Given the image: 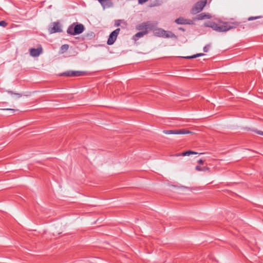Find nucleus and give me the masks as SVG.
Masks as SVG:
<instances>
[{"instance_id":"nucleus-1","label":"nucleus","mask_w":263,"mask_h":263,"mask_svg":"<svg viewBox=\"0 0 263 263\" xmlns=\"http://www.w3.org/2000/svg\"><path fill=\"white\" fill-rule=\"evenodd\" d=\"M239 25L238 22H222L220 24H217L215 31L217 32H226L230 29L236 28Z\"/></svg>"},{"instance_id":"nucleus-2","label":"nucleus","mask_w":263,"mask_h":263,"mask_svg":"<svg viewBox=\"0 0 263 263\" xmlns=\"http://www.w3.org/2000/svg\"><path fill=\"white\" fill-rule=\"evenodd\" d=\"M84 30V27L82 24H77L74 27L72 25L69 27L67 32L70 35H74L81 33Z\"/></svg>"},{"instance_id":"nucleus-3","label":"nucleus","mask_w":263,"mask_h":263,"mask_svg":"<svg viewBox=\"0 0 263 263\" xmlns=\"http://www.w3.org/2000/svg\"><path fill=\"white\" fill-rule=\"evenodd\" d=\"M207 0H201L195 4L191 10V13L196 14L201 12L206 4Z\"/></svg>"},{"instance_id":"nucleus-4","label":"nucleus","mask_w":263,"mask_h":263,"mask_svg":"<svg viewBox=\"0 0 263 263\" xmlns=\"http://www.w3.org/2000/svg\"><path fill=\"white\" fill-rule=\"evenodd\" d=\"M85 72L82 71H73L69 70L65 71L60 74V76H66V77H80L84 76Z\"/></svg>"},{"instance_id":"nucleus-5","label":"nucleus","mask_w":263,"mask_h":263,"mask_svg":"<svg viewBox=\"0 0 263 263\" xmlns=\"http://www.w3.org/2000/svg\"><path fill=\"white\" fill-rule=\"evenodd\" d=\"M120 29L117 28L113 31L109 35L107 43L108 45H112L116 41L117 37L120 32Z\"/></svg>"},{"instance_id":"nucleus-6","label":"nucleus","mask_w":263,"mask_h":263,"mask_svg":"<svg viewBox=\"0 0 263 263\" xmlns=\"http://www.w3.org/2000/svg\"><path fill=\"white\" fill-rule=\"evenodd\" d=\"M164 134L170 135V134H192V132L189 131L188 130H186L184 129H177V130H163V132Z\"/></svg>"},{"instance_id":"nucleus-7","label":"nucleus","mask_w":263,"mask_h":263,"mask_svg":"<svg viewBox=\"0 0 263 263\" xmlns=\"http://www.w3.org/2000/svg\"><path fill=\"white\" fill-rule=\"evenodd\" d=\"M29 51L30 54L32 57H37L43 53V48L40 45L37 48H31Z\"/></svg>"},{"instance_id":"nucleus-8","label":"nucleus","mask_w":263,"mask_h":263,"mask_svg":"<svg viewBox=\"0 0 263 263\" xmlns=\"http://www.w3.org/2000/svg\"><path fill=\"white\" fill-rule=\"evenodd\" d=\"M175 22L177 24L180 25H192L193 24V22L191 20L185 19L182 17H180L175 20Z\"/></svg>"},{"instance_id":"nucleus-9","label":"nucleus","mask_w":263,"mask_h":263,"mask_svg":"<svg viewBox=\"0 0 263 263\" xmlns=\"http://www.w3.org/2000/svg\"><path fill=\"white\" fill-rule=\"evenodd\" d=\"M52 27L49 29V32L50 33H53L62 31L60 25L59 23L54 22L52 24Z\"/></svg>"},{"instance_id":"nucleus-10","label":"nucleus","mask_w":263,"mask_h":263,"mask_svg":"<svg viewBox=\"0 0 263 263\" xmlns=\"http://www.w3.org/2000/svg\"><path fill=\"white\" fill-rule=\"evenodd\" d=\"M100 4L104 9L111 8L114 6L111 0H103Z\"/></svg>"},{"instance_id":"nucleus-11","label":"nucleus","mask_w":263,"mask_h":263,"mask_svg":"<svg viewBox=\"0 0 263 263\" xmlns=\"http://www.w3.org/2000/svg\"><path fill=\"white\" fill-rule=\"evenodd\" d=\"M212 17L211 15L209 13H202L198 14L196 19L197 20H202L204 19H209Z\"/></svg>"},{"instance_id":"nucleus-12","label":"nucleus","mask_w":263,"mask_h":263,"mask_svg":"<svg viewBox=\"0 0 263 263\" xmlns=\"http://www.w3.org/2000/svg\"><path fill=\"white\" fill-rule=\"evenodd\" d=\"M147 30H144L137 33L135 35L133 36V39L135 41H137L139 38L143 37L144 35L147 34Z\"/></svg>"},{"instance_id":"nucleus-13","label":"nucleus","mask_w":263,"mask_h":263,"mask_svg":"<svg viewBox=\"0 0 263 263\" xmlns=\"http://www.w3.org/2000/svg\"><path fill=\"white\" fill-rule=\"evenodd\" d=\"M154 33L155 35L157 36L163 37L164 36V33H165V30L161 28H158L155 29L154 31Z\"/></svg>"},{"instance_id":"nucleus-14","label":"nucleus","mask_w":263,"mask_h":263,"mask_svg":"<svg viewBox=\"0 0 263 263\" xmlns=\"http://www.w3.org/2000/svg\"><path fill=\"white\" fill-rule=\"evenodd\" d=\"M204 26L206 27H210L215 31L217 24L213 21H208L204 23Z\"/></svg>"},{"instance_id":"nucleus-15","label":"nucleus","mask_w":263,"mask_h":263,"mask_svg":"<svg viewBox=\"0 0 263 263\" xmlns=\"http://www.w3.org/2000/svg\"><path fill=\"white\" fill-rule=\"evenodd\" d=\"M136 29L137 30H142V31L147 30L144 22H143L141 24L137 25L136 26Z\"/></svg>"},{"instance_id":"nucleus-16","label":"nucleus","mask_w":263,"mask_h":263,"mask_svg":"<svg viewBox=\"0 0 263 263\" xmlns=\"http://www.w3.org/2000/svg\"><path fill=\"white\" fill-rule=\"evenodd\" d=\"M144 23L147 30L148 29L150 30H153L154 28L155 25L152 22L147 21Z\"/></svg>"},{"instance_id":"nucleus-17","label":"nucleus","mask_w":263,"mask_h":263,"mask_svg":"<svg viewBox=\"0 0 263 263\" xmlns=\"http://www.w3.org/2000/svg\"><path fill=\"white\" fill-rule=\"evenodd\" d=\"M163 37L168 38V37H176V35L171 31H165V33L164 34Z\"/></svg>"},{"instance_id":"nucleus-18","label":"nucleus","mask_w":263,"mask_h":263,"mask_svg":"<svg viewBox=\"0 0 263 263\" xmlns=\"http://www.w3.org/2000/svg\"><path fill=\"white\" fill-rule=\"evenodd\" d=\"M196 170L197 171H209L210 168L206 166L201 167V166L197 165L195 167Z\"/></svg>"},{"instance_id":"nucleus-19","label":"nucleus","mask_w":263,"mask_h":263,"mask_svg":"<svg viewBox=\"0 0 263 263\" xmlns=\"http://www.w3.org/2000/svg\"><path fill=\"white\" fill-rule=\"evenodd\" d=\"M197 154V153H196L195 152L192 151H186L185 152L182 153L181 154H179L177 155V156H189L191 154Z\"/></svg>"},{"instance_id":"nucleus-20","label":"nucleus","mask_w":263,"mask_h":263,"mask_svg":"<svg viewBox=\"0 0 263 263\" xmlns=\"http://www.w3.org/2000/svg\"><path fill=\"white\" fill-rule=\"evenodd\" d=\"M69 46L67 44L63 45L60 48V53H64L68 50Z\"/></svg>"},{"instance_id":"nucleus-21","label":"nucleus","mask_w":263,"mask_h":263,"mask_svg":"<svg viewBox=\"0 0 263 263\" xmlns=\"http://www.w3.org/2000/svg\"><path fill=\"white\" fill-rule=\"evenodd\" d=\"M204 55V54L203 53H197V54H194L192 56L183 57L182 58H185V59H194V58H196L197 57L203 56Z\"/></svg>"},{"instance_id":"nucleus-22","label":"nucleus","mask_w":263,"mask_h":263,"mask_svg":"<svg viewBox=\"0 0 263 263\" xmlns=\"http://www.w3.org/2000/svg\"><path fill=\"white\" fill-rule=\"evenodd\" d=\"M7 25V23L4 21H0V26H2V27H6Z\"/></svg>"},{"instance_id":"nucleus-23","label":"nucleus","mask_w":263,"mask_h":263,"mask_svg":"<svg viewBox=\"0 0 263 263\" xmlns=\"http://www.w3.org/2000/svg\"><path fill=\"white\" fill-rule=\"evenodd\" d=\"M7 92L9 93H10L11 95L12 94H14L16 96H17L18 98L21 97L22 96V95L20 94V93H13V92L12 91H10V90H8Z\"/></svg>"},{"instance_id":"nucleus-24","label":"nucleus","mask_w":263,"mask_h":263,"mask_svg":"<svg viewBox=\"0 0 263 263\" xmlns=\"http://www.w3.org/2000/svg\"><path fill=\"white\" fill-rule=\"evenodd\" d=\"M260 17H261V16H255V17L251 16V17H250L248 18V21H252V20H256V19H257V18H259Z\"/></svg>"},{"instance_id":"nucleus-25","label":"nucleus","mask_w":263,"mask_h":263,"mask_svg":"<svg viewBox=\"0 0 263 263\" xmlns=\"http://www.w3.org/2000/svg\"><path fill=\"white\" fill-rule=\"evenodd\" d=\"M209 48H210V45H208L205 46L203 48V51L205 52H208L209 50Z\"/></svg>"},{"instance_id":"nucleus-26","label":"nucleus","mask_w":263,"mask_h":263,"mask_svg":"<svg viewBox=\"0 0 263 263\" xmlns=\"http://www.w3.org/2000/svg\"><path fill=\"white\" fill-rule=\"evenodd\" d=\"M120 25V20H117L115 22V26H119Z\"/></svg>"},{"instance_id":"nucleus-27","label":"nucleus","mask_w":263,"mask_h":263,"mask_svg":"<svg viewBox=\"0 0 263 263\" xmlns=\"http://www.w3.org/2000/svg\"><path fill=\"white\" fill-rule=\"evenodd\" d=\"M148 1V0H138V3L140 4H142L144 3H146Z\"/></svg>"},{"instance_id":"nucleus-28","label":"nucleus","mask_w":263,"mask_h":263,"mask_svg":"<svg viewBox=\"0 0 263 263\" xmlns=\"http://www.w3.org/2000/svg\"><path fill=\"white\" fill-rule=\"evenodd\" d=\"M257 134L263 136V132L260 130H257L255 132Z\"/></svg>"},{"instance_id":"nucleus-29","label":"nucleus","mask_w":263,"mask_h":263,"mask_svg":"<svg viewBox=\"0 0 263 263\" xmlns=\"http://www.w3.org/2000/svg\"><path fill=\"white\" fill-rule=\"evenodd\" d=\"M3 110H11L13 111V112H14L15 111V109H10V108H6V109H2Z\"/></svg>"},{"instance_id":"nucleus-30","label":"nucleus","mask_w":263,"mask_h":263,"mask_svg":"<svg viewBox=\"0 0 263 263\" xmlns=\"http://www.w3.org/2000/svg\"><path fill=\"white\" fill-rule=\"evenodd\" d=\"M198 162L200 164H203V161L202 159H200L198 161Z\"/></svg>"},{"instance_id":"nucleus-31","label":"nucleus","mask_w":263,"mask_h":263,"mask_svg":"<svg viewBox=\"0 0 263 263\" xmlns=\"http://www.w3.org/2000/svg\"><path fill=\"white\" fill-rule=\"evenodd\" d=\"M179 29L180 30H182V31H184V29L183 28H181V27L179 28Z\"/></svg>"}]
</instances>
